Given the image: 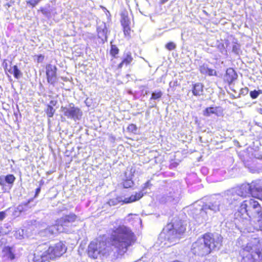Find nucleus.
<instances>
[{
    "instance_id": "f257e3e1",
    "label": "nucleus",
    "mask_w": 262,
    "mask_h": 262,
    "mask_svg": "<svg viewBox=\"0 0 262 262\" xmlns=\"http://www.w3.org/2000/svg\"><path fill=\"white\" fill-rule=\"evenodd\" d=\"M136 236L131 229L124 225L114 228L107 241H99L100 256L116 257L122 255L136 242Z\"/></svg>"
},
{
    "instance_id": "f03ea898",
    "label": "nucleus",
    "mask_w": 262,
    "mask_h": 262,
    "mask_svg": "<svg viewBox=\"0 0 262 262\" xmlns=\"http://www.w3.org/2000/svg\"><path fill=\"white\" fill-rule=\"evenodd\" d=\"M222 237L218 234H205L191 246V253L198 256H204L222 246Z\"/></svg>"
},
{
    "instance_id": "7ed1b4c3",
    "label": "nucleus",
    "mask_w": 262,
    "mask_h": 262,
    "mask_svg": "<svg viewBox=\"0 0 262 262\" xmlns=\"http://www.w3.org/2000/svg\"><path fill=\"white\" fill-rule=\"evenodd\" d=\"M221 200L222 198H220L215 200H212L211 202L204 205L199 209H195L193 210L192 213L197 223L201 224L207 220L208 213L211 214L220 210L226 209Z\"/></svg>"
},
{
    "instance_id": "20e7f679",
    "label": "nucleus",
    "mask_w": 262,
    "mask_h": 262,
    "mask_svg": "<svg viewBox=\"0 0 262 262\" xmlns=\"http://www.w3.org/2000/svg\"><path fill=\"white\" fill-rule=\"evenodd\" d=\"M186 230V227L182 221L174 217L172 222L164 228L166 232L165 238L172 244H176L182 237Z\"/></svg>"
},
{
    "instance_id": "39448f33",
    "label": "nucleus",
    "mask_w": 262,
    "mask_h": 262,
    "mask_svg": "<svg viewBox=\"0 0 262 262\" xmlns=\"http://www.w3.org/2000/svg\"><path fill=\"white\" fill-rule=\"evenodd\" d=\"M239 212L247 213L249 216L250 215H256L261 212V207L257 201L250 199L243 201L240 206Z\"/></svg>"
},
{
    "instance_id": "423d86ee",
    "label": "nucleus",
    "mask_w": 262,
    "mask_h": 262,
    "mask_svg": "<svg viewBox=\"0 0 262 262\" xmlns=\"http://www.w3.org/2000/svg\"><path fill=\"white\" fill-rule=\"evenodd\" d=\"M259 181L252 182L251 184H243L239 187L235 188L237 193L240 194L242 198H245L251 195L256 198L257 190L258 189Z\"/></svg>"
},
{
    "instance_id": "0eeeda50",
    "label": "nucleus",
    "mask_w": 262,
    "mask_h": 262,
    "mask_svg": "<svg viewBox=\"0 0 262 262\" xmlns=\"http://www.w3.org/2000/svg\"><path fill=\"white\" fill-rule=\"evenodd\" d=\"M43 245L45 246V248H46L50 259L61 256L67 250V246L62 242H59L50 246H48L46 244H44Z\"/></svg>"
},
{
    "instance_id": "6e6552de",
    "label": "nucleus",
    "mask_w": 262,
    "mask_h": 262,
    "mask_svg": "<svg viewBox=\"0 0 262 262\" xmlns=\"http://www.w3.org/2000/svg\"><path fill=\"white\" fill-rule=\"evenodd\" d=\"M221 198V201L227 209L231 205H235L236 202H240L242 196L237 193L235 188H232L226 191Z\"/></svg>"
},
{
    "instance_id": "1a4fd4ad",
    "label": "nucleus",
    "mask_w": 262,
    "mask_h": 262,
    "mask_svg": "<svg viewBox=\"0 0 262 262\" xmlns=\"http://www.w3.org/2000/svg\"><path fill=\"white\" fill-rule=\"evenodd\" d=\"M61 110L66 117L75 121L80 120L83 115L82 111L75 106L73 103H70L67 106H61Z\"/></svg>"
},
{
    "instance_id": "9d476101",
    "label": "nucleus",
    "mask_w": 262,
    "mask_h": 262,
    "mask_svg": "<svg viewBox=\"0 0 262 262\" xmlns=\"http://www.w3.org/2000/svg\"><path fill=\"white\" fill-rule=\"evenodd\" d=\"M49 259L43 244L39 245L34 253L30 254L28 256L29 262H45Z\"/></svg>"
},
{
    "instance_id": "9b49d317",
    "label": "nucleus",
    "mask_w": 262,
    "mask_h": 262,
    "mask_svg": "<svg viewBox=\"0 0 262 262\" xmlns=\"http://www.w3.org/2000/svg\"><path fill=\"white\" fill-rule=\"evenodd\" d=\"M143 196V193L142 191H140L138 193H136L134 195H132L129 198H125L123 200L121 196H117L115 198H113L110 199L107 202V204L110 206H114L118 205L119 203L123 202L122 204L124 203H130L139 200Z\"/></svg>"
},
{
    "instance_id": "f8f14e48",
    "label": "nucleus",
    "mask_w": 262,
    "mask_h": 262,
    "mask_svg": "<svg viewBox=\"0 0 262 262\" xmlns=\"http://www.w3.org/2000/svg\"><path fill=\"white\" fill-rule=\"evenodd\" d=\"M76 219V215L73 213L62 216L58 222L63 228V232L70 233L72 231V225Z\"/></svg>"
},
{
    "instance_id": "ddd939ff",
    "label": "nucleus",
    "mask_w": 262,
    "mask_h": 262,
    "mask_svg": "<svg viewBox=\"0 0 262 262\" xmlns=\"http://www.w3.org/2000/svg\"><path fill=\"white\" fill-rule=\"evenodd\" d=\"M46 69L48 82L53 86H54L57 80L56 73L57 69L56 67L52 64H49L46 66Z\"/></svg>"
},
{
    "instance_id": "4468645a",
    "label": "nucleus",
    "mask_w": 262,
    "mask_h": 262,
    "mask_svg": "<svg viewBox=\"0 0 262 262\" xmlns=\"http://www.w3.org/2000/svg\"><path fill=\"white\" fill-rule=\"evenodd\" d=\"M87 252L88 256L94 259L100 256L99 241L92 242L88 246Z\"/></svg>"
},
{
    "instance_id": "2eb2a0df",
    "label": "nucleus",
    "mask_w": 262,
    "mask_h": 262,
    "mask_svg": "<svg viewBox=\"0 0 262 262\" xmlns=\"http://www.w3.org/2000/svg\"><path fill=\"white\" fill-rule=\"evenodd\" d=\"M242 262H262V253L259 250L249 253L243 256Z\"/></svg>"
},
{
    "instance_id": "dca6fc26",
    "label": "nucleus",
    "mask_w": 262,
    "mask_h": 262,
    "mask_svg": "<svg viewBox=\"0 0 262 262\" xmlns=\"http://www.w3.org/2000/svg\"><path fill=\"white\" fill-rule=\"evenodd\" d=\"M121 23L123 27L124 33L126 35L129 34L130 31L129 25L130 24L129 18L128 17V11L126 10H123L121 13Z\"/></svg>"
},
{
    "instance_id": "f3484780",
    "label": "nucleus",
    "mask_w": 262,
    "mask_h": 262,
    "mask_svg": "<svg viewBox=\"0 0 262 262\" xmlns=\"http://www.w3.org/2000/svg\"><path fill=\"white\" fill-rule=\"evenodd\" d=\"M98 38L101 39L102 43L107 41L108 29L105 23L102 22L97 27Z\"/></svg>"
},
{
    "instance_id": "a211bd4d",
    "label": "nucleus",
    "mask_w": 262,
    "mask_h": 262,
    "mask_svg": "<svg viewBox=\"0 0 262 262\" xmlns=\"http://www.w3.org/2000/svg\"><path fill=\"white\" fill-rule=\"evenodd\" d=\"M15 255L12 249L9 247H5L2 251V262H13Z\"/></svg>"
},
{
    "instance_id": "6ab92c4d",
    "label": "nucleus",
    "mask_w": 262,
    "mask_h": 262,
    "mask_svg": "<svg viewBox=\"0 0 262 262\" xmlns=\"http://www.w3.org/2000/svg\"><path fill=\"white\" fill-rule=\"evenodd\" d=\"M237 74L232 68L227 69L224 76V79L231 84L237 78Z\"/></svg>"
},
{
    "instance_id": "aec40b11",
    "label": "nucleus",
    "mask_w": 262,
    "mask_h": 262,
    "mask_svg": "<svg viewBox=\"0 0 262 262\" xmlns=\"http://www.w3.org/2000/svg\"><path fill=\"white\" fill-rule=\"evenodd\" d=\"M45 232L49 235L56 234L63 232V228L60 226L58 220L55 225L48 227L45 229Z\"/></svg>"
},
{
    "instance_id": "412c9836",
    "label": "nucleus",
    "mask_w": 262,
    "mask_h": 262,
    "mask_svg": "<svg viewBox=\"0 0 262 262\" xmlns=\"http://www.w3.org/2000/svg\"><path fill=\"white\" fill-rule=\"evenodd\" d=\"M133 60V58L132 56V53L130 51L125 52L123 55L122 61L118 64V68L121 69L124 65L127 66Z\"/></svg>"
},
{
    "instance_id": "4be33fe9",
    "label": "nucleus",
    "mask_w": 262,
    "mask_h": 262,
    "mask_svg": "<svg viewBox=\"0 0 262 262\" xmlns=\"http://www.w3.org/2000/svg\"><path fill=\"white\" fill-rule=\"evenodd\" d=\"M204 85L200 82L195 83L192 84V93L195 96H201L203 94L204 92Z\"/></svg>"
},
{
    "instance_id": "5701e85b",
    "label": "nucleus",
    "mask_w": 262,
    "mask_h": 262,
    "mask_svg": "<svg viewBox=\"0 0 262 262\" xmlns=\"http://www.w3.org/2000/svg\"><path fill=\"white\" fill-rule=\"evenodd\" d=\"M163 93L161 91H155L151 93V96L149 99L150 107H155L157 105L156 100L159 101L162 97Z\"/></svg>"
},
{
    "instance_id": "b1692460",
    "label": "nucleus",
    "mask_w": 262,
    "mask_h": 262,
    "mask_svg": "<svg viewBox=\"0 0 262 262\" xmlns=\"http://www.w3.org/2000/svg\"><path fill=\"white\" fill-rule=\"evenodd\" d=\"M179 194L175 191H169L165 195V199L166 202H171L173 204L177 203L179 201Z\"/></svg>"
},
{
    "instance_id": "393cba45",
    "label": "nucleus",
    "mask_w": 262,
    "mask_h": 262,
    "mask_svg": "<svg viewBox=\"0 0 262 262\" xmlns=\"http://www.w3.org/2000/svg\"><path fill=\"white\" fill-rule=\"evenodd\" d=\"M199 70L201 73L202 74L208 75L209 76L216 75L215 70L208 68V67L205 64L201 66L199 68Z\"/></svg>"
},
{
    "instance_id": "a878e982",
    "label": "nucleus",
    "mask_w": 262,
    "mask_h": 262,
    "mask_svg": "<svg viewBox=\"0 0 262 262\" xmlns=\"http://www.w3.org/2000/svg\"><path fill=\"white\" fill-rule=\"evenodd\" d=\"M33 200L32 199H30L27 202H23L21 204H20V206H22V207L23 208V211H26L29 209L31 208V207L34 206L35 205V204L31 205V203L33 202Z\"/></svg>"
},
{
    "instance_id": "bb28decb",
    "label": "nucleus",
    "mask_w": 262,
    "mask_h": 262,
    "mask_svg": "<svg viewBox=\"0 0 262 262\" xmlns=\"http://www.w3.org/2000/svg\"><path fill=\"white\" fill-rule=\"evenodd\" d=\"M10 73L13 74L14 77L18 79L22 75V74L20 70L18 69L16 66H14L9 71Z\"/></svg>"
},
{
    "instance_id": "cd10ccee",
    "label": "nucleus",
    "mask_w": 262,
    "mask_h": 262,
    "mask_svg": "<svg viewBox=\"0 0 262 262\" xmlns=\"http://www.w3.org/2000/svg\"><path fill=\"white\" fill-rule=\"evenodd\" d=\"M45 111L48 117L51 118L53 116L55 112V110L53 107L52 105L48 104Z\"/></svg>"
},
{
    "instance_id": "c85d7f7f",
    "label": "nucleus",
    "mask_w": 262,
    "mask_h": 262,
    "mask_svg": "<svg viewBox=\"0 0 262 262\" xmlns=\"http://www.w3.org/2000/svg\"><path fill=\"white\" fill-rule=\"evenodd\" d=\"M119 50L116 45L112 44V41L111 42V50L110 54L114 57L116 58V55L118 54Z\"/></svg>"
},
{
    "instance_id": "c756f323",
    "label": "nucleus",
    "mask_w": 262,
    "mask_h": 262,
    "mask_svg": "<svg viewBox=\"0 0 262 262\" xmlns=\"http://www.w3.org/2000/svg\"><path fill=\"white\" fill-rule=\"evenodd\" d=\"M216 111V109L213 107H207L204 111L203 115L205 116H209L211 114H215Z\"/></svg>"
},
{
    "instance_id": "7c9ffc66",
    "label": "nucleus",
    "mask_w": 262,
    "mask_h": 262,
    "mask_svg": "<svg viewBox=\"0 0 262 262\" xmlns=\"http://www.w3.org/2000/svg\"><path fill=\"white\" fill-rule=\"evenodd\" d=\"M22 212H24L23 208L22 207V206H20L19 205L17 207L14 208V210L13 211V215L14 217H17L19 216Z\"/></svg>"
},
{
    "instance_id": "2f4dec72",
    "label": "nucleus",
    "mask_w": 262,
    "mask_h": 262,
    "mask_svg": "<svg viewBox=\"0 0 262 262\" xmlns=\"http://www.w3.org/2000/svg\"><path fill=\"white\" fill-rule=\"evenodd\" d=\"M15 180V177L13 174H8L5 177V181L9 184H12Z\"/></svg>"
},
{
    "instance_id": "473e14b6",
    "label": "nucleus",
    "mask_w": 262,
    "mask_h": 262,
    "mask_svg": "<svg viewBox=\"0 0 262 262\" xmlns=\"http://www.w3.org/2000/svg\"><path fill=\"white\" fill-rule=\"evenodd\" d=\"M3 3V6L7 10L8 8L12 6V4H14V1L13 0H2Z\"/></svg>"
},
{
    "instance_id": "72a5a7b5",
    "label": "nucleus",
    "mask_w": 262,
    "mask_h": 262,
    "mask_svg": "<svg viewBox=\"0 0 262 262\" xmlns=\"http://www.w3.org/2000/svg\"><path fill=\"white\" fill-rule=\"evenodd\" d=\"M39 11H40L42 14L47 17H50L51 15V12L48 8L40 7Z\"/></svg>"
},
{
    "instance_id": "f704fd0d",
    "label": "nucleus",
    "mask_w": 262,
    "mask_h": 262,
    "mask_svg": "<svg viewBox=\"0 0 262 262\" xmlns=\"http://www.w3.org/2000/svg\"><path fill=\"white\" fill-rule=\"evenodd\" d=\"M258 187L257 190L256 198L262 200V184L260 181H259Z\"/></svg>"
},
{
    "instance_id": "c9c22d12",
    "label": "nucleus",
    "mask_w": 262,
    "mask_h": 262,
    "mask_svg": "<svg viewBox=\"0 0 262 262\" xmlns=\"http://www.w3.org/2000/svg\"><path fill=\"white\" fill-rule=\"evenodd\" d=\"M134 182L130 179H127L123 182V186L125 188L131 187L133 185Z\"/></svg>"
},
{
    "instance_id": "e433bc0d",
    "label": "nucleus",
    "mask_w": 262,
    "mask_h": 262,
    "mask_svg": "<svg viewBox=\"0 0 262 262\" xmlns=\"http://www.w3.org/2000/svg\"><path fill=\"white\" fill-rule=\"evenodd\" d=\"M232 51L235 54L238 55L241 51L240 45L236 43L233 45Z\"/></svg>"
},
{
    "instance_id": "4c0bfd02",
    "label": "nucleus",
    "mask_w": 262,
    "mask_h": 262,
    "mask_svg": "<svg viewBox=\"0 0 262 262\" xmlns=\"http://www.w3.org/2000/svg\"><path fill=\"white\" fill-rule=\"evenodd\" d=\"M165 48L167 50H168L169 51H171V50H174L176 49V45L173 42H168L165 45Z\"/></svg>"
},
{
    "instance_id": "58836bf2",
    "label": "nucleus",
    "mask_w": 262,
    "mask_h": 262,
    "mask_svg": "<svg viewBox=\"0 0 262 262\" xmlns=\"http://www.w3.org/2000/svg\"><path fill=\"white\" fill-rule=\"evenodd\" d=\"M217 48L222 53H226L227 51L225 49V47L223 43L220 42L217 45Z\"/></svg>"
},
{
    "instance_id": "ea45409f",
    "label": "nucleus",
    "mask_w": 262,
    "mask_h": 262,
    "mask_svg": "<svg viewBox=\"0 0 262 262\" xmlns=\"http://www.w3.org/2000/svg\"><path fill=\"white\" fill-rule=\"evenodd\" d=\"M249 89L248 88L246 87L245 88H242L240 90V92L238 95L237 97H234V98H238L240 97L241 95H246L248 93Z\"/></svg>"
},
{
    "instance_id": "a19ab883",
    "label": "nucleus",
    "mask_w": 262,
    "mask_h": 262,
    "mask_svg": "<svg viewBox=\"0 0 262 262\" xmlns=\"http://www.w3.org/2000/svg\"><path fill=\"white\" fill-rule=\"evenodd\" d=\"M41 0H29L27 1V4L33 7L35 6Z\"/></svg>"
},
{
    "instance_id": "79ce46f5",
    "label": "nucleus",
    "mask_w": 262,
    "mask_h": 262,
    "mask_svg": "<svg viewBox=\"0 0 262 262\" xmlns=\"http://www.w3.org/2000/svg\"><path fill=\"white\" fill-rule=\"evenodd\" d=\"M258 91L254 90L250 92V96L252 99H256L258 96Z\"/></svg>"
},
{
    "instance_id": "37998d69",
    "label": "nucleus",
    "mask_w": 262,
    "mask_h": 262,
    "mask_svg": "<svg viewBox=\"0 0 262 262\" xmlns=\"http://www.w3.org/2000/svg\"><path fill=\"white\" fill-rule=\"evenodd\" d=\"M128 129L132 132H134L137 129V127L135 124H132L128 126Z\"/></svg>"
},
{
    "instance_id": "c03bdc74",
    "label": "nucleus",
    "mask_w": 262,
    "mask_h": 262,
    "mask_svg": "<svg viewBox=\"0 0 262 262\" xmlns=\"http://www.w3.org/2000/svg\"><path fill=\"white\" fill-rule=\"evenodd\" d=\"M6 216V211L0 212V220L3 221Z\"/></svg>"
},
{
    "instance_id": "a18cd8bd",
    "label": "nucleus",
    "mask_w": 262,
    "mask_h": 262,
    "mask_svg": "<svg viewBox=\"0 0 262 262\" xmlns=\"http://www.w3.org/2000/svg\"><path fill=\"white\" fill-rule=\"evenodd\" d=\"M44 59V56L39 55L37 56V61L38 63L42 62Z\"/></svg>"
},
{
    "instance_id": "49530a36",
    "label": "nucleus",
    "mask_w": 262,
    "mask_h": 262,
    "mask_svg": "<svg viewBox=\"0 0 262 262\" xmlns=\"http://www.w3.org/2000/svg\"><path fill=\"white\" fill-rule=\"evenodd\" d=\"M149 185H150V183L149 181H147L144 184V186H143L142 191H144V189L149 187Z\"/></svg>"
},
{
    "instance_id": "de8ad7c7",
    "label": "nucleus",
    "mask_w": 262,
    "mask_h": 262,
    "mask_svg": "<svg viewBox=\"0 0 262 262\" xmlns=\"http://www.w3.org/2000/svg\"><path fill=\"white\" fill-rule=\"evenodd\" d=\"M40 190H41V188L40 187H39L38 188H37L35 190V195H34V198H36L38 196L39 193H40Z\"/></svg>"
},
{
    "instance_id": "09e8293b",
    "label": "nucleus",
    "mask_w": 262,
    "mask_h": 262,
    "mask_svg": "<svg viewBox=\"0 0 262 262\" xmlns=\"http://www.w3.org/2000/svg\"><path fill=\"white\" fill-rule=\"evenodd\" d=\"M5 177H0V184L1 185H4L5 184Z\"/></svg>"
},
{
    "instance_id": "8fccbe9b",
    "label": "nucleus",
    "mask_w": 262,
    "mask_h": 262,
    "mask_svg": "<svg viewBox=\"0 0 262 262\" xmlns=\"http://www.w3.org/2000/svg\"><path fill=\"white\" fill-rule=\"evenodd\" d=\"M168 0H160V3L161 4H164L166 3Z\"/></svg>"
},
{
    "instance_id": "3c124183",
    "label": "nucleus",
    "mask_w": 262,
    "mask_h": 262,
    "mask_svg": "<svg viewBox=\"0 0 262 262\" xmlns=\"http://www.w3.org/2000/svg\"><path fill=\"white\" fill-rule=\"evenodd\" d=\"M177 83V82H170L169 83V85L170 86H174L176 85V83Z\"/></svg>"
},
{
    "instance_id": "603ef678",
    "label": "nucleus",
    "mask_w": 262,
    "mask_h": 262,
    "mask_svg": "<svg viewBox=\"0 0 262 262\" xmlns=\"http://www.w3.org/2000/svg\"><path fill=\"white\" fill-rule=\"evenodd\" d=\"M50 105H55L56 104V102L53 101V100H51L50 102Z\"/></svg>"
},
{
    "instance_id": "864d4df0",
    "label": "nucleus",
    "mask_w": 262,
    "mask_h": 262,
    "mask_svg": "<svg viewBox=\"0 0 262 262\" xmlns=\"http://www.w3.org/2000/svg\"><path fill=\"white\" fill-rule=\"evenodd\" d=\"M257 91L258 93V95H259L260 94H262V90H258Z\"/></svg>"
},
{
    "instance_id": "5fc2aeb1",
    "label": "nucleus",
    "mask_w": 262,
    "mask_h": 262,
    "mask_svg": "<svg viewBox=\"0 0 262 262\" xmlns=\"http://www.w3.org/2000/svg\"><path fill=\"white\" fill-rule=\"evenodd\" d=\"M87 100H88L86 99V101H85V103H86V105L89 106V105L88 104H89V102H87Z\"/></svg>"
},
{
    "instance_id": "6e6d98bb",
    "label": "nucleus",
    "mask_w": 262,
    "mask_h": 262,
    "mask_svg": "<svg viewBox=\"0 0 262 262\" xmlns=\"http://www.w3.org/2000/svg\"><path fill=\"white\" fill-rule=\"evenodd\" d=\"M87 100H88L86 99V101H85V103H86V105L89 106V105L88 104H89V102H87Z\"/></svg>"
},
{
    "instance_id": "4d7b16f0",
    "label": "nucleus",
    "mask_w": 262,
    "mask_h": 262,
    "mask_svg": "<svg viewBox=\"0 0 262 262\" xmlns=\"http://www.w3.org/2000/svg\"><path fill=\"white\" fill-rule=\"evenodd\" d=\"M228 43V41H227L226 45H227Z\"/></svg>"
}]
</instances>
